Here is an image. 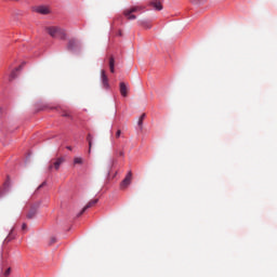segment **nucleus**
Wrapping results in <instances>:
<instances>
[{
  "instance_id": "nucleus-10",
  "label": "nucleus",
  "mask_w": 277,
  "mask_h": 277,
  "mask_svg": "<svg viewBox=\"0 0 277 277\" xmlns=\"http://www.w3.org/2000/svg\"><path fill=\"white\" fill-rule=\"evenodd\" d=\"M119 88H120V94H121V96L127 97L128 94H129V88L127 87V83L120 82Z\"/></svg>"
},
{
  "instance_id": "nucleus-18",
  "label": "nucleus",
  "mask_w": 277,
  "mask_h": 277,
  "mask_svg": "<svg viewBox=\"0 0 277 277\" xmlns=\"http://www.w3.org/2000/svg\"><path fill=\"white\" fill-rule=\"evenodd\" d=\"M87 141L89 142V153H92V134H88Z\"/></svg>"
},
{
  "instance_id": "nucleus-16",
  "label": "nucleus",
  "mask_w": 277,
  "mask_h": 277,
  "mask_svg": "<svg viewBox=\"0 0 277 277\" xmlns=\"http://www.w3.org/2000/svg\"><path fill=\"white\" fill-rule=\"evenodd\" d=\"M74 166H83V158L81 157L74 158Z\"/></svg>"
},
{
  "instance_id": "nucleus-2",
  "label": "nucleus",
  "mask_w": 277,
  "mask_h": 277,
  "mask_svg": "<svg viewBox=\"0 0 277 277\" xmlns=\"http://www.w3.org/2000/svg\"><path fill=\"white\" fill-rule=\"evenodd\" d=\"M140 10H142V8H140V6H132V8L128 9V10H126L123 12V14H124V16L127 17L128 21H135L136 16L133 15V14H134V12H140Z\"/></svg>"
},
{
  "instance_id": "nucleus-28",
  "label": "nucleus",
  "mask_w": 277,
  "mask_h": 277,
  "mask_svg": "<svg viewBox=\"0 0 277 277\" xmlns=\"http://www.w3.org/2000/svg\"><path fill=\"white\" fill-rule=\"evenodd\" d=\"M3 113V109L2 108H0V114H2Z\"/></svg>"
},
{
  "instance_id": "nucleus-22",
  "label": "nucleus",
  "mask_w": 277,
  "mask_h": 277,
  "mask_svg": "<svg viewBox=\"0 0 277 277\" xmlns=\"http://www.w3.org/2000/svg\"><path fill=\"white\" fill-rule=\"evenodd\" d=\"M117 155H118L119 157H124V151H123V150H119V151H117Z\"/></svg>"
},
{
  "instance_id": "nucleus-24",
  "label": "nucleus",
  "mask_w": 277,
  "mask_h": 277,
  "mask_svg": "<svg viewBox=\"0 0 277 277\" xmlns=\"http://www.w3.org/2000/svg\"><path fill=\"white\" fill-rule=\"evenodd\" d=\"M47 185V182H43L40 186H39V189L44 187Z\"/></svg>"
},
{
  "instance_id": "nucleus-26",
  "label": "nucleus",
  "mask_w": 277,
  "mask_h": 277,
  "mask_svg": "<svg viewBox=\"0 0 277 277\" xmlns=\"http://www.w3.org/2000/svg\"><path fill=\"white\" fill-rule=\"evenodd\" d=\"M68 150H72V147H67Z\"/></svg>"
},
{
  "instance_id": "nucleus-3",
  "label": "nucleus",
  "mask_w": 277,
  "mask_h": 277,
  "mask_svg": "<svg viewBox=\"0 0 277 277\" xmlns=\"http://www.w3.org/2000/svg\"><path fill=\"white\" fill-rule=\"evenodd\" d=\"M12 187V182L10 181V176L6 177L5 182L3 183V186L0 187V198H3L5 194L10 192Z\"/></svg>"
},
{
  "instance_id": "nucleus-17",
  "label": "nucleus",
  "mask_w": 277,
  "mask_h": 277,
  "mask_svg": "<svg viewBox=\"0 0 277 277\" xmlns=\"http://www.w3.org/2000/svg\"><path fill=\"white\" fill-rule=\"evenodd\" d=\"M1 274H2V276H4V277H9L10 276V274H12V267H8L6 269H2L1 271Z\"/></svg>"
},
{
  "instance_id": "nucleus-21",
  "label": "nucleus",
  "mask_w": 277,
  "mask_h": 277,
  "mask_svg": "<svg viewBox=\"0 0 277 277\" xmlns=\"http://www.w3.org/2000/svg\"><path fill=\"white\" fill-rule=\"evenodd\" d=\"M12 239H14V237H12V234H9V236L5 238V241H12Z\"/></svg>"
},
{
  "instance_id": "nucleus-25",
  "label": "nucleus",
  "mask_w": 277,
  "mask_h": 277,
  "mask_svg": "<svg viewBox=\"0 0 277 277\" xmlns=\"http://www.w3.org/2000/svg\"><path fill=\"white\" fill-rule=\"evenodd\" d=\"M143 27H146L147 29H150V26H146V25H144V24H143Z\"/></svg>"
},
{
  "instance_id": "nucleus-4",
  "label": "nucleus",
  "mask_w": 277,
  "mask_h": 277,
  "mask_svg": "<svg viewBox=\"0 0 277 277\" xmlns=\"http://www.w3.org/2000/svg\"><path fill=\"white\" fill-rule=\"evenodd\" d=\"M131 181H133V172L129 171L124 180L121 182V189H127L131 185Z\"/></svg>"
},
{
  "instance_id": "nucleus-9",
  "label": "nucleus",
  "mask_w": 277,
  "mask_h": 277,
  "mask_svg": "<svg viewBox=\"0 0 277 277\" xmlns=\"http://www.w3.org/2000/svg\"><path fill=\"white\" fill-rule=\"evenodd\" d=\"M36 12L38 14H51V9L49 6L41 5L36 8Z\"/></svg>"
},
{
  "instance_id": "nucleus-12",
  "label": "nucleus",
  "mask_w": 277,
  "mask_h": 277,
  "mask_svg": "<svg viewBox=\"0 0 277 277\" xmlns=\"http://www.w3.org/2000/svg\"><path fill=\"white\" fill-rule=\"evenodd\" d=\"M108 66H109L110 72H113V74L116 72V68H115V66H116V60L114 58V56H110V57H109Z\"/></svg>"
},
{
  "instance_id": "nucleus-7",
  "label": "nucleus",
  "mask_w": 277,
  "mask_h": 277,
  "mask_svg": "<svg viewBox=\"0 0 277 277\" xmlns=\"http://www.w3.org/2000/svg\"><path fill=\"white\" fill-rule=\"evenodd\" d=\"M39 207H40L39 203L37 206H31L30 210L28 211V213L26 215L27 220H34V217H36Z\"/></svg>"
},
{
  "instance_id": "nucleus-27",
  "label": "nucleus",
  "mask_w": 277,
  "mask_h": 277,
  "mask_svg": "<svg viewBox=\"0 0 277 277\" xmlns=\"http://www.w3.org/2000/svg\"><path fill=\"white\" fill-rule=\"evenodd\" d=\"M15 205H18V199L15 200Z\"/></svg>"
},
{
  "instance_id": "nucleus-5",
  "label": "nucleus",
  "mask_w": 277,
  "mask_h": 277,
  "mask_svg": "<svg viewBox=\"0 0 277 277\" xmlns=\"http://www.w3.org/2000/svg\"><path fill=\"white\" fill-rule=\"evenodd\" d=\"M101 79L103 88H105V90H109V78L107 77L105 70L101 71Z\"/></svg>"
},
{
  "instance_id": "nucleus-13",
  "label": "nucleus",
  "mask_w": 277,
  "mask_h": 277,
  "mask_svg": "<svg viewBox=\"0 0 277 277\" xmlns=\"http://www.w3.org/2000/svg\"><path fill=\"white\" fill-rule=\"evenodd\" d=\"M21 68H23V65H21L19 67L12 70L10 78H9L10 81H14V79H16V72H18V70H21Z\"/></svg>"
},
{
  "instance_id": "nucleus-11",
  "label": "nucleus",
  "mask_w": 277,
  "mask_h": 277,
  "mask_svg": "<svg viewBox=\"0 0 277 277\" xmlns=\"http://www.w3.org/2000/svg\"><path fill=\"white\" fill-rule=\"evenodd\" d=\"M77 47H79L78 40L71 39L68 41V44H67L68 51H75V49H77Z\"/></svg>"
},
{
  "instance_id": "nucleus-8",
  "label": "nucleus",
  "mask_w": 277,
  "mask_h": 277,
  "mask_svg": "<svg viewBox=\"0 0 277 277\" xmlns=\"http://www.w3.org/2000/svg\"><path fill=\"white\" fill-rule=\"evenodd\" d=\"M97 202H98V199H93V200L89 201L85 205V207L81 210V212L78 214V217L80 215H83V213H85V211H88V209H92V207H94Z\"/></svg>"
},
{
  "instance_id": "nucleus-15",
  "label": "nucleus",
  "mask_w": 277,
  "mask_h": 277,
  "mask_svg": "<svg viewBox=\"0 0 277 277\" xmlns=\"http://www.w3.org/2000/svg\"><path fill=\"white\" fill-rule=\"evenodd\" d=\"M146 118V114H142L138 121H137V124L141 129V131L144 129V119Z\"/></svg>"
},
{
  "instance_id": "nucleus-29",
  "label": "nucleus",
  "mask_w": 277,
  "mask_h": 277,
  "mask_svg": "<svg viewBox=\"0 0 277 277\" xmlns=\"http://www.w3.org/2000/svg\"><path fill=\"white\" fill-rule=\"evenodd\" d=\"M53 243H55V238L52 239Z\"/></svg>"
},
{
  "instance_id": "nucleus-23",
  "label": "nucleus",
  "mask_w": 277,
  "mask_h": 277,
  "mask_svg": "<svg viewBox=\"0 0 277 277\" xmlns=\"http://www.w3.org/2000/svg\"><path fill=\"white\" fill-rule=\"evenodd\" d=\"M22 230H27V224L26 223H23Z\"/></svg>"
},
{
  "instance_id": "nucleus-20",
  "label": "nucleus",
  "mask_w": 277,
  "mask_h": 277,
  "mask_svg": "<svg viewBox=\"0 0 277 277\" xmlns=\"http://www.w3.org/2000/svg\"><path fill=\"white\" fill-rule=\"evenodd\" d=\"M62 116H63V118H70V113L63 111Z\"/></svg>"
},
{
  "instance_id": "nucleus-14",
  "label": "nucleus",
  "mask_w": 277,
  "mask_h": 277,
  "mask_svg": "<svg viewBox=\"0 0 277 277\" xmlns=\"http://www.w3.org/2000/svg\"><path fill=\"white\" fill-rule=\"evenodd\" d=\"M151 5H153V8H154L155 10H158V11L163 10V5H161V2H160V1H157V0L151 1Z\"/></svg>"
},
{
  "instance_id": "nucleus-6",
  "label": "nucleus",
  "mask_w": 277,
  "mask_h": 277,
  "mask_svg": "<svg viewBox=\"0 0 277 277\" xmlns=\"http://www.w3.org/2000/svg\"><path fill=\"white\" fill-rule=\"evenodd\" d=\"M64 161H66V159H64V157L57 158L54 162H52V163L49 166V170H53V168H54L55 170H60V166H62V163H64Z\"/></svg>"
},
{
  "instance_id": "nucleus-1",
  "label": "nucleus",
  "mask_w": 277,
  "mask_h": 277,
  "mask_svg": "<svg viewBox=\"0 0 277 277\" xmlns=\"http://www.w3.org/2000/svg\"><path fill=\"white\" fill-rule=\"evenodd\" d=\"M51 38H58L60 40H66V31L58 26H49L45 28Z\"/></svg>"
},
{
  "instance_id": "nucleus-19",
  "label": "nucleus",
  "mask_w": 277,
  "mask_h": 277,
  "mask_svg": "<svg viewBox=\"0 0 277 277\" xmlns=\"http://www.w3.org/2000/svg\"><path fill=\"white\" fill-rule=\"evenodd\" d=\"M120 135H122V130H117L115 134L116 140L120 138Z\"/></svg>"
}]
</instances>
